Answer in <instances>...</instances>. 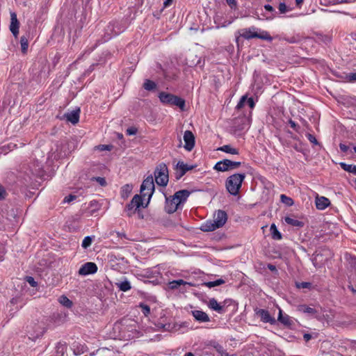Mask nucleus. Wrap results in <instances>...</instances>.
<instances>
[{
	"label": "nucleus",
	"instance_id": "nucleus-25",
	"mask_svg": "<svg viewBox=\"0 0 356 356\" xmlns=\"http://www.w3.org/2000/svg\"><path fill=\"white\" fill-rule=\"evenodd\" d=\"M191 285V283L186 282L184 281L183 280H173L172 282H169V287L171 289H178V287L181 285Z\"/></svg>",
	"mask_w": 356,
	"mask_h": 356
},
{
	"label": "nucleus",
	"instance_id": "nucleus-2",
	"mask_svg": "<svg viewBox=\"0 0 356 356\" xmlns=\"http://www.w3.org/2000/svg\"><path fill=\"white\" fill-rule=\"evenodd\" d=\"M227 220V215L225 211L218 210L213 215V219L207 220L201 225V230L203 232H212L222 227Z\"/></svg>",
	"mask_w": 356,
	"mask_h": 356
},
{
	"label": "nucleus",
	"instance_id": "nucleus-27",
	"mask_svg": "<svg viewBox=\"0 0 356 356\" xmlns=\"http://www.w3.org/2000/svg\"><path fill=\"white\" fill-rule=\"evenodd\" d=\"M143 87L147 91H152L156 88V84L154 81L149 79H145Z\"/></svg>",
	"mask_w": 356,
	"mask_h": 356
},
{
	"label": "nucleus",
	"instance_id": "nucleus-12",
	"mask_svg": "<svg viewBox=\"0 0 356 356\" xmlns=\"http://www.w3.org/2000/svg\"><path fill=\"white\" fill-rule=\"evenodd\" d=\"M19 22L17 17V14L14 12L10 13V30L15 38H17L19 34Z\"/></svg>",
	"mask_w": 356,
	"mask_h": 356
},
{
	"label": "nucleus",
	"instance_id": "nucleus-62",
	"mask_svg": "<svg viewBox=\"0 0 356 356\" xmlns=\"http://www.w3.org/2000/svg\"><path fill=\"white\" fill-rule=\"evenodd\" d=\"M184 356H194L193 353L189 352L185 354Z\"/></svg>",
	"mask_w": 356,
	"mask_h": 356
},
{
	"label": "nucleus",
	"instance_id": "nucleus-54",
	"mask_svg": "<svg viewBox=\"0 0 356 356\" xmlns=\"http://www.w3.org/2000/svg\"><path fill=\"white\" fill-rule=\"evenodd\" d=\"M349 80L350 81H356V72L351 73L349 74Z\"/></svg>",
	"mask_w": 356,
	"mask_h": 356
},
{
	"label": "nucleus",
	"instance_id": "nucleus-56",
	"mask_svg": "<svg viewBox=\"0 0 356 356\" xmlns=\"http://www.w3.org/2000/svg\"><path fill=\"white\" fill-rule=\"evenodd\" d=\"M264 8L267 10V11H269V12H273L274 11V8L272 6L269 5V4H266L264 6Z\"/></svg>",
	"mask_w": 356,
	"mask_h": 356
},
{
	"label": "nucleus",
	"instance_id": "nucleus-45",
	"mask_svg": "<svg viewBox=\"0 0 356 356\" xmlns=\"http://www.w3.org/2000/svg\"><path fill=\"white\" fill-rule=\"evenodd\" d=\"M156 184L163 187L166 186L168 184L169 179H154Z\"/></svg>",
	"mask_w": 356,
	"mask_h": 356
},
{
	"label": "nucleus",
	"instance_id": "nucleus-20",
	"mask_svg": "<svg viewBox=\"0 0 356 356\" xmlns=\"http://www.w3.org/2000/svg\"><path fill=\"white\" fill-rule=\"evenodd\" d=\"M247 176L254 177V170L252 168H248L247 172L234 173L229 176L228 178H245Z\"/></svg>",
	"mask_w": 356,
	"mask_h": 356
},
{
	"label": "nucleus",
	"instance_id": "nucleus-19",
	"mask_svg": "<svg viewBox=\"0 0 356 356\" xmlns=\"http://www.w3.org/2000/svg\"><path fill=\"white\" fill-rule=\"evenodd\" d=\"M297 310L300 312L307 314L310 316H316L317 312L315 309L310 307L306 305H300L297 307Z\"/></svg>",
	"mask_w": 356,
	"mask_h": 356
},
{
	"label": "nucleus",
	"instance_id": "nucleus-41",
	"mask_svg": "<svg viewBox=\"0 0 356 356\" xmlns=\"http://www.w3.org/2000/svg\"><path fill=\"white\" fill-rule=\"evenodd\" d=\"M289 124H290L291 127L293 128L296 131L299 132L300 127L293 120L290 119L289 120Z\"/></svg>",
	"mask_w": 356,
	"mask_h": 356
},
{
	"label": "nucleus",
	"instance_id": "nucleus-43",
	"mask_svg": "<svg viewBox=\"0 0 356 356\" xmlns=\"http://www.w3.org/2000/svg\"><path fill=\"white\" fill-rule=\"evenodd\" d=\"M76 198V196L74 195H70L67 197H65L63 200L64 203H70L73 200H74Z\"/></svg>",
	"mask_w": 356,
	"mask_h": 356
},
{
	"label": "nucleus",
	"instance_id": "nucleus-15",
	"mask_svg": "<svg viewBox=\"0 0 356 356\" xmlns=\"http://www.w3.org/2000/svg\"><path fill=\"white\" fill-rule=\"evenodd\" d=\"M80 108H76L69 113L64 115V117L68 122H70L72 124H76L79 121Z\"/></svg>",
	"mask_w": 356,
	"mask_h": 356
},
{
	"label": "nucleus",
	"instance_id": "nucleus-28",
	"mask_svg": "<svg viewBox=\"0 0 356 356\" xmlns=\"http://www.w3.org/2000/svg\"><path fill=\"white\" fill-rule=\"evenodd\" d=\"M272 238L275 240H280L282 238L281 233L277 230L275 224H272L270 227Z\"/></svg>",
	"mask_w": 356,
	"mask_h": 356
},
{
	"label": "nucleus",
	"instance_id": "nucleus-37",
	"mask_svg": "<svg viewBox=\"0 0 356 356\" xmlns=\"http://www.w3.org/2000/svg\"><path fill=\"white\" fill-rule=\"evenodd\" d=\"M139 307L141 308L142 312L145 316H147L150 314V307L148 305L141 303Z\"/></svg>",
	"mask_w": 356,
	"mask_h": 356
},
{
	"label": "nucleus",
	"instance_id": "nucleus-34",
	"mask_svg": "<svg viewBox=\"0 0 356 356\" xmlns=\"http://www.w3.org/2000/svg\"><path fill=\"white\" fill-rule=\"evenodd\" d=\"M132 187L128 184L124 186L121 190V196L125 199L127 198L130 193L131 192Z\"/></svg>",
	"mask_w": 356,
	"mask_h": 356
},
{
	"label": "nucleus",
	"instance_id": "nucleus-33",
	"mask_svg": "<svg viewBox=\"0 0 356 356\" xmlns=\"http://www.w3.org/2000/svg\"><path fill=\"white\" fill-rule=\"evenodd\" d=\"M224 283H225V280H224L218 279V280H216L215 281L204 282V285L207 286L209 288H212V287H214V286H216L221 285V284H222Z\"/></svg>",
	"mask_w": 356,
	"mask_h": 356
},
{
	"label": "nucleus",
	"instance_id": "nucleus-47",
	"mask_svg": "<svg viewBox=\"0 0 356 356\" xmlns=\"http://www.w3.org/2000/svg\"><path fill=\"white\" fill-rule=\"evenodd\" d=\"M310 286H311V283L306 282H302L297 284V286L298 288H302V289H307V288H309Z\"/></svg>",
	"mask_w": 356,
	"mask_h": 356
},
{
	"label": "nucleus",
	"instance_id": "nucleus-58",
	"mask_svg": "<svg viewBox=\"0 0 356 356\" xmlns=\"http://www.w3.org/2000/svg\"><path fill=\"white\" fill-rule=\"evenodd\" d=\"M99 183L101 186H105L106 184V179H95Z\"/></svg>",
	"mask_w": 356,
	"mask_h": 356
},
{
	"label": "nucleus",
	"instance_id": "nucleus-29",
	"mask_svg": "<svg viewBox=\"0 0 356 356\" xmlns=\"http://www.w3.org/2000/svg\"><path fill=\"white\" fill-rule=\"evenodd\" d=\"M284 221L287 224L294 226V227H302L303 226L302 222L298 220L295 218L289 217V216H286L284 218Z\"/></svg>",
	"mask_w": 356,
	"mask_h": 356
},
{
	"label": "nucleus",
	"instance_id": "nucleus-6",
	"mask_svg": "<svg viewBox=\"0 0 356 356\" xmlns=\"http://www.w3.org/2000/svg\"><path fill=\"white\" fill-rule=\"evenodd\" d=\"M143 200L139 195H136L132 198L131 201L127 205L125 208V213L128 216H131L135 213L137 209L140 206H143Z\"/></svg>",
	"mask_w": 356,
	"mask_h": 356
},
{
	"label": "nucleus",
	"instance_id": "nucleus-61",
	"mask_svg": "<svg viewBox=\"0 0 356 356\" xmlns=\"http://www.w3.org/2000/svg\"><path fill=\"white\" fill-rule=\"evenodd\" d=\"M337 3H348V0H337Z\"/></svg>",
	"mask_w": 356,
	"mask_h": 356
},
{
	"label": "nucleus",
	"instance_id": "nucleus-44",
	"mask_svg": "<svg viewBox=\"0 0 356 356\" xmlns=\"http://www.w3.org/2000/svg\"><path fill=\"white\" fill-rule=\"evenodd\" d=\"M112 147H113L112 145H100L97 147V148L101 151H104V150L110 151V150H111Z\"/></svg>",
	"mask_w": 356,
	"mask_h": 356
},
{
	"label": "nucleus",
	"instance_id": "nucleus-31",
	"mask_svg": "<svg viewBox=\"0 0 356 356\" xmlns=\"http://www.w3.org/2000/svg\"><path fill=\"white\" fill-rule=\"evenodd\" d=\"M58 302L67 308H70L72 306V302L65 296H60Z\"/></svg>",
	"mask_w": 356,
	"mask_h": 356
},
{
	"label": "nucleus",
	"instance_id": "nucleus-59",
	"mask_svg": "<svg viewBox=\"0 0 356 356\" xmlns=\"http://www.w3.org/2000/svg\"><path fill=\"white\" fill-rule=\"evenodd\" d=\"M172 2V0H165L164 3H163V5H164V7H168L169 6Z\"/></svg>",
	"mask_w": 356,
	"mask_h": 356
},
{
	"label": "nucleus",
	"instance_id": "nucleus-23",
	"mask_svg": "<svg viewBox=\"0 0 356 356\" xmlns=\"http://www.w3.org/2000/svg\"><path fill=\"white\" fill-rule=\"evenodd\" d=\"M277 320L284 325H291V321L290 319V317L287 314L283 315L282 310L280 308L279 309V315Z\"/></svg>",
	"mask_w": 356,
	"mask_h": 356
},
{
	"label": "nucleus",
	"instance_id": "nucleus-5",
	"mask_svg": "<svg viewBox=\"0 0 356 356\" xmlns=\"http://www.w3.org/2000/svg\"><path fill=\"white\" fill-rule=\"evenodd\" d=\"M155 186L154 179H143V184L140 186V195L142 200L144 201L147 197L146 205L149 203L154 192Z\"/></svg>",
	"mask_w": 356,
	"mask_h": 356
},
{
	"label": "nucleus",
	"instance_id": "nucleus-42",
	"mask_svg": "<svg viewBox=\"0 0 356 356\" xmlns=\"http://www.w3.org/2000/svg\"><path fill=\"white\" fill-rule=\"evenodd\" d=\"M278 9H279L280 13H282V14L286 13L288 10L287 6H286V4L284 3H280L279 4Z\"/></svg>",
	"mask_w": 356,
	"mask_h": 356
},
{
	"label": "nucleus",
	"instance_id": "nucleus-11",
	"mask_svg": "<svg viewBox=\"0 0 356 356\" xmlns=\"http://www.w3.org/2000/svg\"><path fill=\"white\" fill-rule=\"evenodd\" d=\"M154 178H169L168 170L165 163L158 165L154 171Z\"/></svg>",
	"mask_w": 356,
	"mask_h": 356
},
{
	"label": "nucleus",
	"instance_id": "nucleus-8",
	"mask_svg": "<svg viewBox=\"0 0 356 356\" xmlns=\"http://www.w3.org/2000/svg\"><path fill=\"white\" fill-rule=\"evenodd\" d=\"M243 179H228L225 184L228 192L234 195L238 194Z\"/></svg>",
	"mask_w": 356,
	"mask_h": 356
},
{
	"label": "nucleus",
	"instance_id": "nucleus-36",
	"mask_svg": "<svg viewBox=\"0 0 356 356\" xmlns=\"http://www.w3.org/2000/svg\"><path fill=\"white\" fill-rule=\"evenodd\" d=\"M280 199L282 202L284 203L287 206H291L293 204V201L291 197L286 196L285 195H281Z\"/></svg>",
	"mask_w": 356,
	"mask_h": 356
},
{
	"label": "nucleus",
	"instance_id": "nucleus-38",
	"mask_svg": "<svg viewBox=\"0 0 356 356\" xmlns=\"http://www.w3.org/2000/svg\"><path fill=\"white\" fill-rule=\"evenodd\" d=\"M8 193L3 186L0 184V201L3 200L6 198Z\"/></svg>",
	"mask_w": 356,
	"mask_h": 356
},
{
	"label": "nucleus",
	"instance_id": "nucleus-22",
	"mask_svg": "<svg viewBox=\"0 0 356 356\" xmlns=\"http://www.w3.org/2000/svg\"><path fill=\"white\" fill-rule=\"evenodd\" d=\"M208 307L210 309H211L220 314L223 312V307L221 306L215 298H211L209 300V303H208Z\"/></svg>",
	"mask_w": 356,
	"mask_h": 356
},
{
	"label": "nucleus",
	"instance_id": "nucleus-7",
	"mask_svg": "<svg viewBox=\"0 0 356 356\" xmlns=\"http://www.w3.org/2000/svg\"><path fill=\"white\" fill-rule=\"evenodd\" d=\"M241 165L240 162L232 161L229 159H224L216 163L214 169L218 171L225 172L236 169Z\"/></svg>",
	"mask_w": 356,
	"mask_h": 356
},
{
	"label": "nucleus",
	"instance_id": "nucleus-4",
	"mask_svg": "<svg viewBox=\"0 0 356 356\" xmlns=\"http://www.w3.org/2000/svg\"><path fill=\"white\" fill-rule=\"evenodd\" d=\"M45 332V327L42 323H31L27 326V334L29 339L35 341L41 337Z\"/></svg>",
	"mask_w": 356,
	"mask_h": 356
},
{
	"label": "nucleus",
	"instance_id": "nucleus-48",
	"mask_svg": "<svg viewBox=\"0 0 356 356\" xmlns=\"http://www.w3.org/2000/svg\"><path fill=\"white\" fill-rule=\"evenodd\" d=\"M56 348H57L58 352H60V353H63V352L66 349V346L65 344H62V343H58Z\"/></svg>",
	"mask_w": 356,
	"mask_h": 356
},
{
	"label": "nucleus",
	"instance_id": "nucleus-64",
	"mask_svg": "<svg viewBox=\"0 0 356 356\" xmlns=\"http://www.w3.org/2000/svg\"><path fill=\"white\" fill-rule=\"evenodd\" d=\"M294 148H295L296 149L298 150V146H297V145H295V146H294Z\"/></svg>",
	"mask_w": 356,
	"mask_h": 356
},
{
	"label": "nucleus",
	"instance_id": "nucleus-63",
	"mask_svg": "<svg viewBox=\"0 0 356 356\" xmlns=\"http://www.w3.org/2000/svg\"><path fill=\"white\" fill-rule=\"evenodd\" d=\"M146 178H147V179L153 178L152 174L148 175Z\"/></svg>",
	"mask_w": 356,
	"mask_h": 356
},
{
	"label": "nucleus",
	"instance_id": "nucleus-17",
	"mask_svg": "<svg viewBox=\"0 0 356 356\" xmlns=\"http://www.w3.org/2000/svg\"><path fill=\"white\" fill-rule=\"evenodd\" d=\"M257 314L264 323H269L271 325H274L276 323L275 318L272 317L267 310L261 309L257 312Z\"/></svg>",
	"mask_w": 356,
	"mask_h": 356
},
{
	"label": "nucleus",
	"instance_id": "nucleus-35",
	"mask_svg": "<svg viewBox=\"0 0 356 356\" xmlns=\"http://www.w3.org/2000/svg\"><path fill=\"white\" fill-rule=\"evenodd\" d=\"M94 237L95 236H86L82 241L81 246L85 249L90 247L92 244Z\"/></svg>",
	"mask_w": 356,
	"mask_h": 356
},
{
	"label": "nucleus",
	"instance_id": "nucleus-14",
	"mask_svg": "<svg viewBox=\"0 0 356 356\" xmlns=\"http://www.w3.org/2000/svg\"><path fill=\"white\" fill-rule=\"evenodd\" d=\"M315 204L317 209L324 210L330 204V201L325 197L317 195L315 198Z\"/></svg>",
	"mask_w": 356,
	"mask_h": 356
},
{
	"label": "nucleus",
	"instance_id": "nucleus-26",
	"mask_svg": "<svg viewBox=\"0 0 356 356\" xmlns=\"http://www.w3.org/2000/svg\"><path fill=\"white\" fill-rule=\"evenodd\" d=\"M253 36H254V38H259L262 40H265L267 41H272L273 38L270 35V34L267 31H261L260 33L256 32V33H254Z\"/></svg>",
	"mask_w": 356,
	"mask_h": 356
},
{
	"label": "nucleus",
	"instance_id": "nucleus-21",
	"mask_svg": "<svg viewBox=\"0 0 356 356\" xmlns=\"http://www.w3.org/2000/svg\"><path fill=\"white\" fill-rule=\"evenodd\" d=\"M115 286L119 289L120 291L126 292L131 289V285L129 281L124 278V280L116 282Z\"/></svg>",
	"mask_w": 356,
	"mask_h": 356
},
{
	"label": "nucleus",
	"instance_id": "nucleus-13",
	"mask_svg": "<svg viewBox=\"0 0 356 356\" xmlns=\"http://www.w3.org/2000/svg\"><path fill=\"white\" fill-rule=\"evenodd\" d=\"M193 165H189L184 163L183 161H179L177 162L175 168L177 170V176L181 177L186 174L187 171L193 169Z\"/></svg>",
	"mask_w": 356,
	"mask_h": 356
},
{
	"label": "nucleus",
	"instance_id": "nucleus-32",
	"mask_svg": "<svg viewBox=\"0 0 356 356\" xmlns=\"http://www.w3.org/2000/svg\"><path fill=\"white\" fill-rule=\"evenodd\" d=\"M20 44H21V49L22 52L23 54H26L27 52V49L29 47V42L24 35L22 36L20 38Z\"/></svg>",
	"mask_w": 356,
	"mask_h": 356
},
{
	"label": "nucleus",
	"instance_id": "nucleus-55",
	"mask_svg": "<svg viewBox=\"0 0 356 356\" xmlns=\"http://www.w3.org/2000/svg\"><path fill=\"white\" fill-rule=\"evenodd\" d=\"M303 339L305 341H309L312 339V335L310 334L306 333L303 335Z\"/></svg>",
	"mask_w": 356,
	"mask_h": 356
},
{
	"label": "nucleus",
	"instance_id": "nucleus-60",
	"mask_svg": "<svg viewBox=\"0 0 356 356\" xmlns=\"http://www.w3.org/2000/svg\"><path fill=\"white\" fill-rule=\"evenodd\" d=\"M303 2V0H296V6L300 7L302 3Z\"/></svg>",
	"mask_w": 356,
	"mask_h": 356
},
{
	"label": "nucleus",
	"instance_id": "nucleus-3",
	"mask_svg": "<svg viewBox=\"0 0 356 356\" xmlns=\"http://www.w3.org/2000/svg\"><path fill=\"white\" fill-rule=\"evenodd\" d=\"M159 98L164 104L177 106L180 109L184 110L185 100L177 95L165 92H161L159 95Z\"/></svg>",
	"mask_w": 356,
	"mask_h": 356
},
{
	"label": "nucleus",
	"instance_id": "nucleus-53",
	"mask_svg": "<svg viewBox=\"0 0 356 356\" xmlns=\"http://www.w3.org/2000/svg\"><path fill=\"white\" fill-rule=\"evenodd\" d=\"M226 2L231 8H234L236 6V0H226Z\"/></svg>",
	"mask_w": 356,
	"mask_h": 356
},
{
	"label": "nucleus",
	"instance_id": "nucleus-10",
	"mask_svg": "<svg viewBox=\"0 0 356 356\" xmlns=\"http://www.w3.org/2000/svg\"><path fill=\"white\" fill-rule=\"evenodd\" d=\"M184 140L185 142L184 148L188 151H191L195 146V136L192 131L187 130L184 132Z\"/></svg>",
	"mask_w": 356,
	"mask_h": 356
},
{
	"label": "nucleus",
	"instance_id": "nucleus-39",
	"mask_svg": "<svg viewBox=\"0 0 356 356\" xmlns=\"http://www.w3.org/2000/svg\"><path fill=\"white\" fill-rule=\"evenodd\" d=\"M306 136H307V139L314 145H320L319 143L318 142V140H316L315 136H313L312 134L308 133L306 134Z\"/></svg>",
	"mask_w": 356,
	"mask_h": 356
},
{
	"label": "nucleus",
	"instance_id": "nucleus-52",
	"mask_svg": "<svg viewBox=\"0 0 356 356\" xmlns=\"http://www.w3.org/2000/svg\"><path fill=\"white\" fill-rule=\"evenodd\" d=\"M339 148L341 149V152H347L348 149H349V147L343 143H340L339 144Z\"/></svg>",
	"mask_w": 356,
	"mask_h": 356
},
{
	"label": "nucleus",
	"instance_id": "nucleus-1",
	"mask_svg": "<svg viewBox=\"0 0 356 356\" xmlns=\"http://www.w3.org/2000/svg\"><path fill=\"white\" fill-rule=\"evenodd\" d=\"M191 192L188 190L177 191L172 196L166 198L165 210L168 213H173L181 209Z\"/></svg>",
	"mask_w": 356,
	"mask_h": 356
},
{
	"label": "nucleus",
	"instance_id": "nucleus-9",
	"mask_svg": "<svg viewBox=\"0 0 356 356\" xmlns=\"http://www.w3.org/2000/svg\"><path fill=\"white\" fill-rule=\"evenodd\" d=\"M97 266L93 262H86L79 270V274L80 275H88L90 274H94L97 271Z\"/></svg>",
	"mask_w": 356,
	"mask_h": 356
},
{
	"label": "nucleus",
	"instance_id": "nucleus-16",
	"mask_svg": "<svg viewBox=\"0 0 356 356\" xmlns=\"http://www.w3.org/2000/svg\"><path fill=\"white\" fill-rule=\"evenodd\" d=\"M257 28L254 26L250 27L248 29H242L238 31L239 36L242 37L246 40H250L252 38H254L253 36L254 33H256Z\"/></svg>",
	"mask_w": 356,
	"mask_h": 356
},
{
	"label": "nucleus",
	"instance_id": "nucleus-40",
	"mask_svg": "<svg viewBox=\"0 0 356 356\" xmlns=\"http://www.w3.org/2000/svg\"><path fill=\"white\" fill-rule=\"evenodd\" d=\"M245 104H246V96H243L241 98L240 101L238 102V104L236 105V108L237 110H240L244 106Z\"/></svg>",
	"mask_w": 356,
	"mask_h": 356
},
{
	"label": "nucleus",
	"instance_id": "nucleus-57",
	"mask_svg": "<svg viewBox=\"0 0 356 356\" xmlns=\"http://www.w3.org/2000/svg\"><path fill=\"white\" fill-rule=\"evenodd\" d=\"M268 268L271 271H275L277 270L275 266L273 264H268Z\"/></svg>",
	"mask_w": 356,
	"mask_h": 356
},
{
	"label": "nucleus",
	"instance_id": "nucleus-30",
	"mask_svg": "<svg viewBox=\"0 0 356 356\" xmlns=\"http://www.w3.org/2000/svg\"><path fill=\"white\" fill-rule=\"evenodd\" d=\"M218 150H220V151H222V152H224L226 153H229L232 154H238V151L237 149L233 148L229 145H223V146L219 147L218 149Z\"/></svg>",
	"mask_w": 356,
	"mask_h": 356
},
{
	"label": "nucleus",
	"instance_id": "nucleus-50",
	"mask_svg": "<svg viewBox=\"0 0 356 356\" xmlns=\"http://www.w3.org/2000/svg\"><path fill=\"white\" fill-rule=\"evenodd\" d=\"M136 132H137V129L134 127H130L127 129V134L129 135V136L135 135L136 134Z\"/></svg>",
	"mask_w": 356,
	"mask_h": 356
},
{
	"label": "nucleus",
	"instance_id": "nucleus-18",
	"mask_svg": "<svg viewBox=\"0 0 356 356\" xmlns=\"http://www.w3.org/2000/svg\"><path fill=\"white\" fill-rule=\"evenodd\" d=\"M192 314L195 320L200 322H209L210 321L209 316L200 310L192 311Z\"/></svg>",
	"mask_w": 356,
	"mask_h": 356
},
{
	"label": "nucleus",
	"instance_id": "nucleus-51",
	"mask_svg": "<svg viewBox=\"0 0 356 356\" xmlns=\"http://www.w3.org/2000/svg\"><path fill=\"white\" fill-rule=\"evenodd\" d=\"M285 40L289 42V43H296L299 41V39H298L295 36H292L291 38H285Z\"/></svg>",
	"mask_w": 356,
	"mask_h": 356
},
{
	"label": "nucleus",
	"instance_id": "nucleus-24",
	"mask_svg": "<svg viewBox=\"0 0 356 356\" xmlns=\"http://www.w3.org/2000/svg\"><path fill=\"white\" fill-rule=\"evenodd\" d=\"M339 165L343 170L353 173L354 175H356V165L352 164H347L343 162L340 163Z\"/></svg>",
	"mask_w": 356,
	"mask_h": 356
},
{
	"label": "nucleus",
	"instance_id": "nucleus-49",
	"mask_svg": "<svg viewBox=\"0 0 356 356\" xmlns=\"http://www.w3.org/2000/svg\"><path fill=\"white\" fill-rule=\"evenodd\" d=\"M26 281L31 286H35L37 285V282L35 281L34 278L32 277H27Z\"/></svg>",
	"mask_w": 356,
	"mask_h": 356
},
{
	"label": "nucleus",
	"instance_id": "nucleus-46",
	"mask_svg": "<svg viewBox=\"0 0 356 356\" xmlns=\"http://www.w3.org/2000/svg\"><path fill=\"white\" fill-rule=\"evenodd\" d=\"M246 104L249 106L250 108H253L254 107V101L252 97L247 98L246 97Z\"/></svg>",
	"mask_w": 356,
	"mask_h": 356
}]
</instances>
